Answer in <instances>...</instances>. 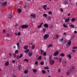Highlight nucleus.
I'll return each instance as SVG.
<instances>
[{
    "label": "nucleus",
    "mask_w": 77,
    "mask_h": 77,
    "mask_svg": "<svg viewBox=\"0 0 77 77\" xmlns=\"http://www.w3.org/2000/svg\"><path fill=\"white\" fill-rule=\"evenodd\" d=\"M13 56H14V57H16V54H13Z\"/></svg>",
    "instance_id": "5fc2aeb1"
},
{
    "label": "nucleus",
    "mask_w": 77,
    "mask_h": 77,
    "mask_svg": "<svg viewBox=\"0 0 77 77\" xmlns=\"http://www.w3.org/2000/svg\"><path fill=\"white\" fill-rule=\"evenodd\" d=\"M73 49L74 50V49H77V47H73Z\"/></svg>",
    "instance_id": "c03bdc74"
},
{
    "label": "nucleus",
    "mask_w": 77,
    "mask_h": 77,
    "mask_svg": "<svg viewBox=\"0 0 77 77\" xmlns=\"http://www.w3.org/2000/svg\"><path fill=\"white\" fill-rule=\"evenodd\" d=\"M23 56V54H21L20 56H19V58H21Z\"/></svg>",
    "instance_id": "58836bf2"
},
{
    "label": "nucleus",
    "mask_w": 77,
    "mask_h": 77,
    "mask_svg": "<svg viewBox=\"0 0 77 77\" xmlns=\"http://www.w3.org/2000/svg\"><path fill=\"white\" fill-rule=\"evenodd\" d=\"M64 3H65V4H67L68 2L67 1H65L64 2Z\"/></svg>",
    "instance_id": "864d4df0"
},
{
    "label": "nucleus",
    "mask_w": 77,
    "mask_h": 77,
    "mask_svg": "<svg viewBox=\"0 0 77 77\" xmlns=\"http://www.w3.org/2000/svg\"><path fill=\"white\" fill-rule=\"evenodd\" d=\"M18 26V24L17 23H16L14 25L15 27H17Z\"/></svg>",
    "instance_id": "8fccbe9b"
},
{
    "label": "nucleus",
    "mask_w": 77,
    "mask_h": 77,
    "mask_svg": "<svg viewBox=\"0 0 77 77\" xmlns=\"http://www.w3.org/2000/svg\"><path fill=\"white\" fill-rule=\"evenodd\" d=\"M8 18L10 19H11L12 18V16L11 15H9L8 17Z\"/></svg>",
    "instance_id": "5701e85b"
},
{
    "label": "nucleus",
    "mask_w": 77,
    "mask_h": 77,
    "mask_svg": "<svg viewBox=\"0 0 77 77\" xmlns=\"http://www.w3.org/2000/svg\"><path fill=\"white\" fill-rule=\"evenodd\" d=\"M55 37L56 39L58 38H59V35H56L55 36Z\"/></svg>",
    "instance_id": "a19ab883"
},
{
    "label": "nucleus",
    "mask_w": 77,
    "mask_h": 77,
    "mask_svg": "<svg viewBox=\"0 0 77 77\" xmlns=\"http://www.w3.org/2000/svg\"><path fill=\"white\" fill-rule=\"evenodd\" d=\"M58 72H59V73L60 72V69H58Z\"/></svg>",
    "instance_id": "13d9d810"
},
{
    "label": "nucleus",
    "mask_w": 77,
    "mask_h": 77,
    "mask_svg": "<svg viewBox=\"0 0 77 77\" xmlns=\"http://www.w3.org/2000/svg\"><path fill=\"white\" fill-rule=\"evenodd\" d=\"M60 11L61 12H63V9H62V8H60Z\"/></svg>",
    "instance_id": "de8ad7c7"
},
{
    "label": "nucleus",
    "mask_w": 77,
    "mask_h": 77,
    "mask_svg": "<svg viewBox=\"0 0 77 77\" xmlns=\"http://www.w3.org/2000/svg\"><path fill=\"white\" fill-rule=\"evenodd\" d=\"M17 45L18 47L17 49H20V44L19 42L17 43Z\"/></svg>",
    "instance_id": "f8f14e48"
},
{
    "label": "nucleus",
    "mask_w": 77,
    "mask_h": 77,
    "mask_svg": "<svg viewBox=\"0 0 77 77\" xmlns=\"http://www.w3.org/2000/svg\"><path fill=\"white\" fill-rule=\"evenodd\" d=\"M70 74V73L69 72L67 71V76L68 75H69Z\"/></svg>",
    "instance_id": "49530a36"
},
{
    "label": "nucleus",
    "mask_w": 77,
    "mask_h": 77,
    "mask_svg": "<svg viewBox=\"0 0 77 77\" xmlns=\"http://www.w3.org/2000/svg\"><path fill=\"white\" fill-rule=\"evenodd\" d=\"M29 49H27L26 50L24 51V52L25 53H28L29 52Z\"/></svg>",
    "instance_id": "4468645a"
},
{
    "label": "nucleus",
    "mask_w": 77,
    "mask_h": 77,
    "mask_svg": "<svg viewBox=\"0 0 77 77\" xmlns=\"http://www.w3.org/2000/svg\"><path fill=\"white\" fill-rule=\"evenodd\" d=\"M30 33L31 34H33V32H30Z\"/></svg>",
    "instance_id": "774afa93"
},
{
    "label": "nucleus",
    "mask_w": 77,
    "mask_h": 77,
    "mask_svg": "<svg viewBox=\"0 0 77 77\" xmlns=\"http://www.w3.org/2000/svg\"><path fill=\"white\" fill-rule=\"evenodd\" d=\"M52 57V55H51L49 57V59L50 60H51L52 58H51V57Z\"/></svg>",
    "instance_id": "3c124183"
},
{
    "label": "nucleus",
    "mask_w": 77,
    "mask_h": 77,
    "mask_svg": "<svg viewBox=\"0 0 77 77\" xmlns=\"http://www.w3.org/2000/svg\"><path fill=\"white\" fill-rule=\"evenodd\" d=\"M62 60V58H59V62L60 63H61Z\"/></svg>",
    "instance_id": "412c9836"
},
{
    "label": "nucleus",
    "mask_w": 77,
    "mask_h": 77,
    "mask_svg": "<svg viewBox=\"0 0 77 77\" xmlns=\"http://www.w3.org/2000/svg\"><path fill=\"white\" fill-rule=\"evenodd\" d=\"M47 71H48V73H49V72H50V70L48 69V70H47Z\"/></svg>",
    "instance_id": "0e129e2a"
},
{
    "label": "nucleus",
    "mask_w": 77,
    "mask_h": 77,
    "mask_svg": "<svg viewBox=\"0 0 77 77\" xmlns=\"http://www.w3.org/2000/svg\"><path fill=\"white\" fill-rule=\"evenodd\" d=\"M67 56L69 58V59H71V55L70 54H68L67 55Z\"/></svg>",
    "instance_id": "b1692460"
},
{
    "label": "nucleus",
    "mask_w": 77,
    "mask_h": 77,
    "mask_svg": "<svg viewBox=\"0 0 77 77\" xmlns=\"http://www.w3.org/2000/svg\"><path fill=\"white\" fill-rule=\"evenodd\" d=\"M22 68V66L20 65L18 66V69L19 70L21 69Z\"/></svg>",
    "instance_id": "c756f323"
},
{
    "label": "nucleus",
    "mask_w": 77,
    "mask_h": 77,
    "mask_svg": "<svg viewBox=\"0 0 77 77\" xmlns=\"http://www.w3.org/2000/svg\"><path fill=\"white\" fill-rule=\"evenodd\" d=\"M46 31V30L45 29H43L42 30V32H45Z\"/></svg>",
    "instance_id": "37998d69"
},
{
    "label": "nucleus",
    "mask_w": 77,
    "mask_h": 77,
    "mask_svg": "<svg viewBox=\"0 0 77 77\" xmlns=\"http://www.w3.org/2000/svg\"><path fill=\"white\" fill-rule=\"evenodd\" d=\"M44 64V62H42L41 63H40V64H41V65H43Z\"/></svg>",
    "instance_id": "e433bc0d"
},
{
    "label": "nucleus",
    "mask_w": 77,
    "mask_h": 77,
    "mask_svg": "<svg viewBox=\"0 0 77 77\" xmlns=\"http://www.w3.org/2000/svg\"><path fill=\"white\" fill-rule=\"evenodd\" d=\"M54 59H56L57 60H58V58L57 57H55Z\"/></svg>",
    "instance_id": "338daca9"
},
{
    "label": "nucleus",
    "mask_w": 77,
    "mask_h": 77,
    "mask_svg": "<svg viewBox=\"0 0 77 77\" xmlns=\"http://www.w3.org/2000/svg\"><path fill=\"white\" fill-rule=\"evenodd\" d=\"M44 27L45 28H48V25L47 23H45L44 25Z\"/></svg>",
    "instance_id": "423d86ee"
},
{
    "label": "nucleus",
    "mask_w": 77,
    "mask_h": 77,
    "mask_svg": "<svg viewBox=\"0 0 77 77\" xmlns=\"http://www.w3.org/2000/svg\"><path fill=\"white\" fill-rule=\"evenodd\" d=\"M65 55L63 53H62L60 54V56L62 57H63Z\"/></svg>",
    "instance_id": "a878e982"
},
{
    "label": "nucleus",
    "mask_w": 77,
    "mask_h": 77,
    "mask_svg": "<svg viewBox=\"0 0 77 77\" xmlns=\"http://www.w3.org/2000/svg\"><path fill=\"white\" fill-rule=\"evenodd\" d=\"M25 61H26L27 62V63H28V60L27 59H24V60H23V62H25Z\"/></svg>",
    "instance_id": "bb28decb"
},
{
    "label": "nucleus",
    "mask_w": 77,
    "mask_h": 77,
    "mask_svg": "<svg viewBox=\"0 0 77 77\" xmlns=\"http://www.w3.org/2000/svg\"><path fill=\"white\" fill-rule=\"evenodd\" d=\"M71 40H69V41L68 42V43L66 45V47H67V48H68L69 45H71Z\"/></svg>",
    "instance_id": "f03ea898"
},
{
    "label": "nucleus",
    "mask_w": 77,
    "mask_h": 77,
    "mask_svg": "<svg viewBox=\"0 0 77 77\" xmlns=\"http://www.w3.org/2000/svg\"><path fill=\"white\" fill-rule=\"evenodd\" d=\"M49 37V35L48 34H45L44 36V39L45 40H46Z\"/></svg>",
    "instance_id": "f257e3e1"
},
{
    "label": "nucleus",
    "mask_w": 77,
    "mask_h": 77,
    "mask_svg": "<svg viewBox=\"0 0 77 77\" xmlns=\"http://www.w3.org/2000/svg\"><path fill=\"white\" fill-rule=\"evenodd\" d=\"M69 21V18H68L67 19L65 20V22L66 23H68Z\"/></svg>",
    "instance_id": "2eb2a0df"
},
{
    "label": "nucleus",
    "mask_w": 77,
    "mask_h": 77,
    "mask_svg": "<svg viewBox=\"0 0 77 77\" xmlns=\"http://www.w3.org/2000/svg\"><path fill=\"white\" fill-rule=\"evenodd\" d=\"M20 32H18V36H20Z\"/></svg>",
    "instance_id": "052dcab7"
},
{
    "label": "nucleus",
    "mask_w": 77,
    "mask_h": 77,
    "mask_svg": "<svg viewBox=\"0 0 77 77\" xmlns=\"http://www.w3.org/2000/svg\"><path fill=\"white\" fill-rule=\"evenodd\" d=\"M51 18H52V17H51V16H49L48 17V20H51Z\"/></svg>",
    "instance_id": "473e14b6"
},
{
    "label": "nucleus",
    "mask_w": 77,
    "mask_h": 77,
    "mask_svg": "<svg viewBox=\"0 0 77 77\" xmlns=\"http://www.w3.org/2000/svg\"><path fill=\"white\" fill-rule=\"evenodd\" d=\"M42 57L41 56H39L37 58V60H39L42 59Z\"/></svg>",
    "instance_id": "aec40b11"
},
{
    "label": "nucleus",
    "mask_w": 77,
    "mask_h": 77,
    "mask_svg": "<svg viewBox=\"0 0 77 77\" xmlns=\"http://www.w3.org/2000/svg\"><path fill=\"white\" fill-rule=\"evenodd\" d=\"M33 71L34 72V73H36L37 72V70L36 69H33Z\"/></svg>",
    "instance_id": "2f4dec72"
},
{
    "label": "nucleus",
    "mask_w": 77,
    "mask_h": 77,
    "mask_svg": "<svg viewBox=\"0 0 77 77\" xmlns=\"http://www.w3.org/2000/svg\"><path fill=\"white\" fill-rule=\"evenodd\" d=\"M15 60H13V61H12V63H15Z\"/></svg>",
    "instance_id": "680f3d73"
},
{
    "label": "nucleus",
    "mask_w": 77,
    "mask_h": 77,
    "mask_svg": "<svg viewBox=\"0 0 77 77\" xmlns=\"http://www.w3.org/2000/svg\"><path fill=\"white\" fill-rule=\"evenodd\" d=\"M42 72L43 74H45L46 72L45 70H42Z\"/></svg>",
    "instance_id": "393cba45"
},
{
    "label": "nucleus",
    "mask_w": 77,
    "mask_h": 77,
    "mask_svg": "<svg viewBox=\"0 0 77 77\" xmlns=\"http://www.w3.org/2000/svg\"><path fill=\"white\" fill-rule=\"evenodd\" d=\"M43 8H44L45 10H47V5H43Z\"/></svg>",
    "instance_id": "0eeeda50"
},
{
    "label": "nucleus",
    "mask_w": 77,
    "mask_h": 77,
    "mask_svg": "<svg viewBox=\"0 0 77 77\" xmlns=\"http://www.w3.org/2000/svg\"><path fill=\"white\" fill-rule=\"evenodd\" d=\"M58 55V53L57 51H56L55 53H54V55L55 56H56Z\"/></svg>",
    "instance_id": "6e6552de"
},
{
    "label": "nucleus",
    "mask_w": 77,
    "mask_h": 77,
    "mask_svg": "<svg viewBox=\"0 0 77 77\" xmlns=\"http://www.w3.org/2000/svg\"><path fill=\"white\" fill-rule=\"evenodd\" d=\"M9 64V62L8 61H7L5 63V66H8Z\"/></svg>",
    "instance_id": "1a4fd4ad"
},
{
    "label": "nucleus",
    "mask_w": 77,
    "mask_h": 77,
    "mask_svg": "<svg viewBox=\"0 0 77 77\" xmlns=\"http://www.w3.org/2000/svg\"><path fill=\"white\" fill-rule=\"evenodd\" d=\"M43 17H47L48 15L47 14H44L43 15Z\"/></svg>",
    "instance_id": "6ab92c4d"
},
{
    "label": "nucleus",
    "mask_w": 77,
    "mask_h": 77,
    "mask_svg": "<svg viewBox=\"0 0 77 77\" xmlns=\"http://www.w3.org/2000/svg\"><path fill=\"white\" fill-rule=\"evenodd\" d=\"M51 65H52L55 63L54 60H51L49 61Z\"/></svg>",
    "instance_id": "7ed1b4c3"
},
{
    "label": "nucleus",
    "mask_w": 77,
    "mask_h": 77,
    "mask_svg": "<svg viewBox=\"0 0 77 77\" xmlns=\"http://www.w3.org/2000/svg\"><path fill=\"white\" fill-rule=\"evenodd\" d=\"M42 24H43V23H41L40 25L37 26L38 28H41V27H42Z\"/></svg>",
    "instance_id": "dca6fc26"
},
{
    "label": "nucleus",
    "mask_w": 77,
    "mask_h": 77,
    "mask_svg": "<svg viewBox=\"0 0 77 77\" xmlns=\"http://www.w3.org/2000/svg\"><path fill=\"white\" fill-rule=\"evenodd\" d=\"M32 52H29L28 53V55L29 56V57H32Z\"/></svg>",
    "instance_id": "ddd939ff"
},
{
    "label": "nucleus",
    "mask_w": 77,
    "mask_h": 77,
    "mask_svg": "<svg viewBox=\"0 0 77 77\" xmlns=\"http://www.w3.org/2000/svg\"><path fill=\"white\" fill-rule=\"evenodd\" d=\"M35 48V46L34 45H32V49H34Z\"/></svg>",
    "instance_id": "72a5a7b5"
},
{
    "label": "nucleus",
    "mask_w": 77,
    "mask_h": 77,
    "mask_svg": "<svg viewBox=\"0 0 77 77\" xmlns=\"http://www.w3.org/2000/svg\"><path fill=\"white\" fill-rule=\"evenodd\" d=\"M21 27L23 29H26L28 27V25H23Z\"/></svg>",
    "instance_id": "20e7f679"
},
{
    "label": "nucleus",
    "mask_w": 77,
    "mask_h": 77,
    "mask_svg": "<svg viewBox=\"0 0 77 77\" xmlns=\"http://www.w3.org/2000/svg\"><path fill=\"white\" fill-rule=\"evenodd\" d=\"M69 26H70V27H72V28H74V26L73 25H69Z\"/></svg>",
    "instance_id": "7c9ffc66"
},
{
    "label": "nucleus",
    "mask_w": 77,
    "mask_h": 77,
    "mask_svg": "<svg viewBox=\"0 0 77 77\" xmlns=\"http://www.w3.org/2000/svg\"><path fill=\"white\" fill-rule=\"evenodd\" d=\"M46 55V52H44L43 53V56H45Z\"/></svg>",
    "instance_id": "ea45409f"
},
{
    "label": "nucleus",
    "mask_w": 77,
    "mask_h": 77,
    "mask_svg": "<svg viewBox=\"0 0 77 77\" xmlns=\"http://www.w3.org/2000/svg\"><path fill=\"white\" fill-rule=\"evenodd\" d=\"M75 50L74 49L72 50V52L73 53H74L75 52Z\"/></svg>",
    "instance_id": "6e6d98bb"
},
{
    "label": "nucleus",
    "mask_w": 77,
    "mask_h": 77,
    "mask_svg": "<svg viewBox=\"0 0 77 77\" xmlns=\"http://www.w3.org/2000/svg\"><path fill=\"white\" fill-rule=\"evenodd\" d=\"M53 25H51V26H50V28H53Z\"/></svg>",
    "instance_id": "bf43d9fd"
},
{
    "label": "nucleus",
    "mask_w": 77,
    "mask_h": 77,
    "mask_svg": "<svg viewBox=\"0 0 77 77\" xmlns=\"http://www.w3.org/2000/svg\"><path fill=\"white\" fill-rule=\"evenodd\" d=\"M24 49H27L28 48V45H25L24 46Z\"/></svg>",
    "instance_id": "a211bd4d"
},
{
    "label": "nucleus",
    "mask_w": 77,
    "mask_h": 77,
    "mask_svg": "<svg viewBox=\"0 0 77 77\" xmlns=\"http://www.w3.org/2000/svg\"><path fill=\"white\" fill-rule=\"evenodd\" d=\"M6 31V30L5 29H4L2 31V32H3V33H5Z\"/></svg>",
    "instance_id": "09e8293b"
},
{
    "label": "nucleus",
    "mask_w": 77,
    "mask_h": 77,
    "mask_svg": "<svg viewBox=\"0 0 77 77\" xmlns=\"http://www.w3.org/2000/svg\"><path fill=\"white\" fill-rule=\"evenodd\" d=\"M31 17H32L33 18H35L36 17V15L35 14H32L31 15Z\"/></svg>",
    "instance_id": "9b49d317"
},
{
    "label": "nucleus",
    "mask_w": 77,
    "mask_h": 77,
    "mask_svg": "<svg viewBox=\"0 0 77 77\" xmlns=\"http://www.w3.org/2000/svg\"><path fill=\"white\" fill-rule=\"evenodd\" d=\"M44 50L42 49L40 50V53H41L40 54L41 55H42L44 53Z\"/></svg>",
    "instance_id": "9d476101"
},
{
    "label": "nucleus",
    "mask_w": 77,
    "mask_h": 77,
    "mask_svg": "<svg viewBox=\"0 0 77 77\" xmlns=\"http://www.w3.org/2000/svg\"><path fill=\"white\" fill-rule=\"evenodd\" d=\"M18 52V51L17 50H16L15 53L16 54H17Z\"/></svg>",
    "instance_id": "a18cd8bd"
},
{
    "label": "nucleus",
    "mask_w": 77,
    "mask_h": 77,
    "mask_svg": "<svg viewBox=\"0 0 77 77\" xmlns=\"http://www.w3.org/2000/svg\"><path fill=\"white\" fill-rule=\"evenodd\" d=\"M53 45L52 44H50L49 45H48V48H50V47H52Z\"/></svg>",
    "instance_id": "4c0bfd02"
},
{
    "label": "nucleus",
    "mask_w": 77,
    "mask_h": 77,
    "mask_svg": "<svg viewBox=\"0 0 77 77\" xmlns=\"http://www.w3.org/2000/svg\"><path fill=\"white\" fill-rule=\"evenodd\" d=\"M24 73L25 74H26L28 73V71L27 70H26L24 71Z\"/></svg>",
    "instance_id": "cd10ccee"
},
{
    "label": "nucleus",
    "mask_w": 77,
    "mask_h": 77,
    "mask_svg": "<svg viewBox=\"0 0 77 77\" xmlns=\"http://www.w3.org/2000/svg\"><path fill=\"white\" fill-rule=\"evenodd\" d=\"M7 5V2H1V5L2 6H6Z\"/></svg>",
    "instance_id": "39448f33"
},
{
    "label": "nucleus",
    "mask_w": 77,
    "mask_h": 77,
    "mask_svg": "<svg viewBox=\"0 0 77 77\" xmlns=\"http://www.w3.org/2000/svg\"><path fill=\"white\" fill-rule=\"evenodd\" d=\"M35 65H38V62L37 61H36L35 63Z\"/></svg>",
    "instance_id": "603ef678"
},
{
    "label": "nucleus",
    "mask_w": 77,
    "mask_h": 77,
    "mask_svg": "<svg viewBox=\"0 0 77 77\" xmlns=\"http://www.w3.org/2000/svg\"><path fill=\"white\" fill-rule=\"evenodd\" d=\"M74 33L75 34H76L77 33V31H74Z\"/></svg>",
    "instance_id": "e2e57ef3"
},
{
    "label": "nucleus",
    "mask_w": 77,
    "mask_h": 77,
    "mask_svg": "<svg viewBox=\"0 0 77 77\" xmlns=\"http://www.w3.org/2000/svg\"><path fill=\"white\" fill-rule=\"evenodd\" d=\"M17 12L19 13H20V12H21V9L20 8L18 9L17 10Z\"/></svg>",
    "instance_id": "4be33fe9"
},
{
    "label": "nucleus",
    "mask_w": 77,
    "mask_h": 77,
    "mask_svg": "<svg viewBox=\"0 0 77 77\" xmlns=\"http://www.w3.org/2000/svg\"><path fill=\"white\" fill-rule=\"evenodd\" d=\"M70 15H71V14H70V13H69V14L67 15H68V16H70Z\"/></svg>",
    "instance_id": "69168bd1"
},
{
    "label": "nucleus",
    "mask_w": 77,
    "mask_h": 77,
    "mask_svg": "<svg viewBox=\"0 0 77 77\" xmlns=\"http://www.w3.org/2000/svg\"><path fill=\"white\" fill-rule=\"evenodd\" d=\"M71 20V21L73 22V21H75V18H73Z\"/></svg>",
    "instance_id": "f704fd0d"
},
{
    "label": "nucleus",
    "mask_w": 77,
    "mask_h": 77,
    "mask_svg": "<svg viewBox=\"0 0 77 77\" xmlns=\"http://www.w3.org/2000/svg\"><path fill=\"white\" fill-rule=\"evenodd\" d=\"M7 35V36L9 37V36H10V34H9L7 33V35Z\"/></svg>",
    "instance_id": "4d7b16f0"
},
{
    "label": "nucleus",
    "mask_w": 77,
    "mask_h": 77,
    "mask_svg": "<svg viewBox=\"0 0 77 77\" xmlns=\"http://www.w3.org/2000/svg\"><path fill=\"white\" fill-rule=\"evenodd\" d=\"M63 26L64 27H65V28H66V27H68L67 25H66L65 24H63Z\"/></svg>",
    "instance_id": "c85d7f7f"
},
{
    "label": "nucleus",
    "mask_w": 77,
    "mask_h": 77,
    "mask_svg": "<svg viewBox=\"0 0 77 77\" xmlns=\"http://www.w3.org/2000/svg\"><path fill=\"white\" fill-rule=\"evenodd\" d=\"M63 41V39L62 38L61 39H59V42H62Z\"/></svg>",
    "instance_id": "f3484780"
},
{
    "label": "nucleus",
    "mask_w": 77,
    "mask_h": 77,
    "mask_svg": "<svg viewBox=\"0 0 77 77\" xmlns=\"http://www.w3.org/2000/svg\"><path fill=\"white\" fill-rule=\"evenodd\" d=\"M49 15H52V12L50 11H49L48 12Z\"/></svg>",
    "instance_id": "c9c22d12"
},
{
    "label": "nucleus",
    "mask_w": 77,
    "mask_h": 77,
    "mask_svg": "<svg viewBox=\"0 0 77 77\" xmlns=\"http://www.w3.org/2000/svg\"><path fill=\"white\" fill-rule=\"evenodd\" d=\"M45 69H49V68L48 67H45Z\"/></svg>",
    "instance_id": "79ce46f5"
}]
</instances>
